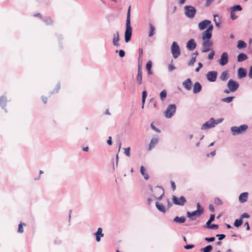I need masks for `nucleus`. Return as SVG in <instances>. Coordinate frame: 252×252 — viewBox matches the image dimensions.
<instances>
[{"label": "nucleus", "instance_id": "4c0bfd02", "mask_svg": "<svg viewBox=\"0 0 252 252\" xmlns=\"http://www.w3.org/2000/svg\"><path fill=\"white\" fill-rule=\"evenodd\" d=\"M43 20L47 25H50L53 23V21L50 17H46Z\"/></svg>", "mask_w": 252, "mask_h": 252}, {"label": "nucleus", "instance_id": "f03ea898", "mask_svg": "<svg viewBox=\"0 0 252 252\" xmlns=\"http://www.w3.org/2000/svg\"><path fill=\"white\" fill-rule=\"evenodd\" d=\"M248 128L247 125H242L239 126H233L230 128L232 134L233 136L239 135L244 132Z\"/></svg>", "mask_w": 252, "mask_h": 252}, {"label": "nucleus", "instance_id": "72a5a7b5", "mask_svg": "<svg viewBox=\"0 0 252 252\" xmlns=\"http://www.w3.org/2000/svg\"><path fill=\"white\" fill-rule=\"evenodd\" d=\"M212 249V246L209 245L203 248H202L201 250L203 252H211Z\"/></svg>", "mask_w": 252, "mask_h": 252}, {"label": "nucleus", "instance_id": "ea45409f", "mask_svg": "<svg viewBox=\"0 0 252 252\" xmlns=\"http://www.w3.org/2000/svg\"><path fill=\"white\" fill-rule=\"evenodd\" d=\"M214 202L217 205H221L223 203L222 201H221V200L219 197H217V198H215Z\"/></svg>", "mask_w": 252, "mask_h": 252}, {"label": "nucleus", "instance_id": "4be33fe9", "mask_svg": "<svg viewBox=\"0 0 252 252\" xmlns=\"http://www.w3.org/2000/svg\"><path fill=\"white\" fill-rule=\"evenodd\" d=\"M212 36V33L206 30L202 33V39L204 40H210V39L211 38Z\"/></svg>", "mask_w": 252, "mask_h": 252}, {"label": "nucleus", "instance_id": "cd10ccee", "mask_svg": "<svg viewBox=\"0 0 252 252\" xmlns=\"http://www.w3.org/2000/svg\"><path fill=\"white\" fill-rule=\"evenodd\" d=\"M140 172L141 174L144 176L145 180L149 179V176L148 173L146 172V168L143 166H141L140 167Z\"/></svg>", "mask_w": 252, "mask_h": 252}, {"label": "nucleus", "instance_id": "c756f323", "mask_svg": "<svg viewBox=\"0 0 252 252\" xmlns=\"http://www.w3.org/2000/svg\"><path fill=\"white\" fill-rule=\"evenodd\" d=\"M149 36L151 37L153 36L155 33V27L151 24L149 23Z\"/></svg>", "mask_w": 252, "mask_h": 252}, {"label": "nucleus", "instance_id": "2f4dec72", "mask_svg": "<svg viewBox=\"0 0 252 252\" xmlns=\"http://www.w3.org/2000/svg\"><path fill=\"white\" fill-rule=\"evenodd\" d=\"M242 7L240 5H236L231 8V11L234 12L236 11H241Z\"/></svg>", "mask_w": 252, "mask_h": 252}, {"label": "nucleus", "instance_id": "0eeeda50", "mask_svg": "<svg viewBox=\"0 0 252 252\" xmlns=\"http://www.w3.org/2000/svg\"><path fill=\"white\" fill-rule=\"evenodd\" d=\"M172 201L174 204L180 206H184L187 202L186 199L183 196L178 198L176 196L173 195Z\"/></svg>", "mask_w": 252, "mask_h": 252}, {"label": "nucleus", "instance_id": "f257e3e1", "mask_svg": "<svg viewBox=\"0 0 252 252\" xmlns=\"http://www.w3.org/2000/svg\"><path fill=\"white\" fill-rule=\"evenodd\" d=\"M132 29L130 25V6H129L127 14L126 20V28L125 32V42H128L132 35Z\"/></svg>", "mask_w": 252, "mask_h": 252}, {"label": "nucleus", "instance_id": "f3484780", "mask_svg": "<svg viewBox=\"0 0 252 252\" xmlns=\"http://www.w3.org/2000/svg\"><path fill=\"white\" fill-rule=\"evenodd\" d=\"M249 193L247 192H243L239 196V201L241 203H244L248 200Z\"/></svg>", "mask_w": 252, "mask_h": 252}, {"label": "nucleus", "instance_id": "bb28decb", "mask_svg": "<svg viewBox=\"0 0 252 252\" xmlns=\"http://www.w3.org/2000/svg\"><path fill=\"white\" fill-rule=\"evenodd\" d=\"M247 44L245 41L240 40L238 41L237 47L239 49H242L246 48L247 47Z\"/></svg>", "mask_w": 252, "mask_h": 252}, {"label": "nucleus", "instance_id": "473e14b6", "mask_svg": "<svg viewBox=\"0 0 252 252\" xmlns=\"http://www.w3.org/2000/svg\"><path fill=\"white\" fill-rule=\"evenodd\" d=\"M243 223V220H242L241 218L239 219H236L234 223V226L236 227H239Z\"/></svg>", "mask_w": 252, "mask_h": 252}, {"label": "nucleus", "instance_id": "39448f33", "mask_svg": "<svg viewBox=\"0 0 252 252\" xmlns=\"http://www.w3.org/2000/svg\"><path fill=\"white\" fill-rule=\"evenodd\" d=\"M176 106L175 104H170L167 106L166 111L164 112L165 116L166 118H171L175 113Z\"/></svg>", "mask_w": 252, "mask_h": 252}, {"label": "nucleus", "instance_id": "dca6fc26", "mask_svg": "<svg viewBox=\"0 0 252 252\" xmlns=\"http://www.w3.org/2000/svg\"><path fill=\"white\" fill-rule=\"evenodd\" d=\"M183 85L186 90L188 91L190 90L192 87V82L191 79L190 78L187 79L185 81L183 82Z\"/></svg>", "mask_w": 252, "mask_h": 252}, {"label": "nucleus", "instance_id": "c9c22d12", "mask_svg": "<svg viewBox=\"0 0 252 252\" xmlns=\"http://www.w3.org/2000/svg\"><path fill=\"white\" fill-rule=\"evenodd\" d=\"M234 96H228L227 97L223 98L221 99V101L226 103H230L234 99Z\"/></svg>", "mask_w": 252, "mask_h": 252}, {"label": "nucleus", "instance_id": "412c9836", "mask_svg": "<svg viewBox=\"0 0 252 252\" xmlns=\"http://www.w3.org/2000/svg\"><path fill=\"white\" fill-rule=\"evenodd\" d=\"M7 102L6 97L4 96H1L0 97V105L2 107V109H4V111L6 113L7 110L5 108Z\"/></svg>", "mask_w": 252, "mask_h": 252}, {"label": "nucleus", "instance_id": "7ed1b4c3", "mask_svg": "<svg viewBox=\"0 0 252 252\" xmlns=\"http://www.w3.org/2000/svg\"><path fill=\"white\" fill-rule=\"evenodd\" d=\"M184 9L187 17L190 19L194 18L196 12L195 7L191 5H186L184 7Z\"/></svg>", "mask_w": 252, "mask_h": 252}, {"label": "nucleus", "instance_id": "13d9d810", "mask_svg": "<svg viewBox=\"0 0 252 252\" xmlns=\"http://www.w3.org/2000/svg\"><path fill=\"white\" fill-rule=\"evenodd\" d=\"M230 17L232 20H235L237 18V16L232 11H230Z\"/></svg>", "mask_w": 252, "mask_h": 252}, {"label": "nucleus", "instance_id": "1a4fd4ad", "mask_svg": "<svg viewBox=\"0 0 252 252\" xmlns=\"http://www.w3.org/2000/svg\"><path fill=\"white\" fill-rule=\"evenodd\" d=\"M218 75V72L216 71H210L207 72L206 74L207 79L211 82L216 81Z\"/></svg>", "mask_w": 252, "mask_h": 252}, {"label": "nucleus", "instance_id": "c85d7f7f", "mask_svg": "<svg viewBox=\"0 0 252 252\" xmlns=\"http://www.w3.org/2000/svg\"><path fill=\"white\" fill-rule=\"evenodd\" d=\"M173 221L176 222L182 223L185 222L186 218L184 216L181 217L177 216L174 219Z\"/></svg>", "mask_w": 252, "mask_h": 252}, {"label": "nucleus", "instance_id": "bf43d9fd", "mask_svg": "<svg viewBox=\"0 0 252 252\" xmlns=\"http://www.w3.org/2000/svg\"><path fill=\"white\" fill-rule=\"evenodd\" d=\"M196 207H197V210H202V213H203L204 209H203V208L201 207V206H200V204L199 203H197Z\"/></svg>", "mask_w": 252, "mask_h": 252}, {"label": "nucleus", "instance_id": "5701e85b", "mask_svg": "<svg viewBox=\"0 0 252 252\" xmlns=\"http://www.w3.org/2000/svg\"><path fill=\"white\" fill-rule=\"evenodd\" d=\"M158 138H153L152 139L150 143L149 144V147L148 150H151L152 149L154 148L155 146L158 144Z\"/></svg>", "mask_w": 252, "mask_h": 252}, {"label": "nucleus", "instance_id": "4468645a", "mask_svg": "<svg viewBox=\"0 0 252 252\" xmlns=\"http://www.w3.org/2000/svg\"><path fill=\"white\" fill-rule=\"evenodd\" d=\"M211 23V21L209 20H204L198 24V28L200 31L205 30L208 26Z\"/></svg>", "mask_w": 252, "mask_h": 252}, {"label": "nucleus", "instance_id": "e433bc0d", "mask_svg": "<svg viewBox=\"0 0 252 252\" xmlns=\"http://www.w3.org/2000/svg\"><path fill=\"white\" fill-rule=\"evenodd\" d=\"M156 189H158L159 190L160 192H162V194H161V195L160 196H159V197H156V196H154V197L156 198V199H157V200H160L162 199V197H163V195H164V190H163V189L162 188H161V187H156Z\"/></svg>", "mask_w": 252, "mask_h": 252}, {"label": "nucleus", "instance_id": "37998d69", "mask_svg": "<svg viewBox=\"0 0 252 252\" xmlns=\"http://www.w3.org/2000/svg\"><path fill=\"white\" fill-rule=\"evenodd\" d=\"M152 66V63L151 61H149L146 64V69L147 70L151 69Z\"/></svg>", "mask_w": 252, "mask_h": 252}, {"label": "nucleus", "instance_id": "a211bd4d", "mask_svg": "<svg viewBox=\"0 0 252 252\" xmlns=\"http://www.w3.org/2000/svg\"><path fill=\"white\" fill-rule=\"evenodd\" d=\"M202 90V86L198 82H196L193 87V92L194 94L199 93Z\"/></svg>", "mask_w": 252, "mask_h": 252}, {"label": "nucleus", "instance_id": "20e7f679", "mask_svg": "<svg viewBox=\"0 0 252 252\" xmlns=\"http://www.w3.org/2000/svg\"><path fill=\"white\" fill-rule=\"evenodd\" d=\"M171 51L174 59L177 58L181 55V50L178 43L174 41L171 47Z\"/></svg>", "mask_w": 252, "mask_h": 252}, {"label": "nucleus", "instance_id": "338daca9", "mask_svg": "<svg viewBox=\"0 0 252 252\" xmlns=\"http://www.w3.org/2000/svg\"><path fill=\"white\" fill-rule=\"evenodd\" d=\"M147 96V93L146 91H144L142 94V98H146Z\"/></svg>", "mask_w": 252, "mask_h": 252}, {"label": "nucleus", "instance_id": "0e129e2a", "mask_svg": "<svg viewBox=\"0 0 252 252\" xmlns=\"http://www.w3.org/2000/svg\"><path fill=\"white\" fill-rule=\"evenodd\" d=\"M215 218V214H211V215H210V218H209V220H210V221H212V222L213 221H214V220Z\"/></svg>", "mask_w": 252, "mask_h": 252}, {"label": "nucleus", "instance_id": "49530a36", "mask_svg": "<svg viewBox=\"0 0 252 252\" xmlns=\"http://www.w3.org/2000/svg\"><path fill=\"white\" fill-rule=\"evenodd\" d=\"M216 237H218V239L220 241L222 240L225 237V235L221 234H217Z\"/></svg>", "mask_w": 252, "mask_h": 252}, {"label": "nucleus", "instance_id": "a18cd8bd", "mask_svg": "<svg viewBox=\"0 0 252 252\" xmlns=\"http://www.w3.org/2000/svg\"><path fill=\"white\" fill-rule=\"evenodd\" d=\"M215 240V238L214 237H212L210 238L206 237L205 238V240L207 241L208 242H214Z\"/></svg>", "mask_w": 252, "mask_h": 252}, {"label": "nucleus", "instance_id": "3c124183", "mask_svg": "<svg viewBox=\"0 0 252 252\" xmlns=\"http://www.w3.org/2000/svg\"><path fill=\"white\" fill-rule=\"evenodd\" d=\"M207 27L208 28L206 30L212 33V31L213 30V25H212L211 23Z\"/></svg>", "mask_w": 252, "mask_h": 252}, {"label": "nucleus", "instance_id": "4d7b16f0", "mask_svg": "<svg viewBox=\"0 0 252 252\" xmlns=\"http://www.w3.org/2000/svg\"><path fill=\"white\" fill-rule=\"evenodd\" d=\"M175 69V67L173 64H169L168 65V70L171 71Z\"/></svg>", "mask_w": 252, "mask_h": 252}, {"label": "nucleus", "instance_id": "f704fd0d", "mask_svg": "<svg viewBox=\"0 0 252 252\" xmlns=\"http://www.w3.org/2000/svg\"><path fill=\"white\" fill-rule=\"evenodd\" d=\"M160 97L161 100H164L167 96V92L165 90H162L160 93Z\"/></svg>", "mask_w": 252, "mask_h": 252}, {"label": "nucleus", "instance_id": "864d4df0", "mask_svg": "<svg viewBox=\"0 0 252 252\" xmlns=\"http://www.w3.org/2000/svg\"><path fill=\"white\" fill-rule=\"evenodd\" d=\"M223 120V118H220L217 119V120H215V126L221 123Z\"/></svg>", "mask_w": 252, "mask_h": 252}, {"label": "nucleus", "instance_id": "6e6d98bb", "mask_svg": "<svg viewBox=\"0 0 252 252\" xmlns=\"http://www.w3.org/2000/svg\"><path fill=\"white\" fill-rule=\"evenodd\" d=\"M219 228V225L215 224H212L209 229H217Z\"/></svg>", "mask_w": 252, "mask_h": 252}, {"label": "nucleus", "instance_id": "774afa93", "mask_svg": "<svg viewBox=\"0 0 252 252\" xmlns=\"http://www.w3.org/2000/svg\"><path fill=\"white\" fill-rule=\"evenodd\" d=\"M107 143L109 145H111L112 144V138L111 136L108 137V139L107 141Z\"/></svg>", "mask_w": 252, "mask_h": 252}, {"label": "nucleus", "instance_id": "58836bf2", "mask_svg": "<svg viewBox=\"0 0 252 252\" xmlns=\"http://www.w3.org/2000/svg\"><path fill=\"white\" fill-rule=\"evenodd\" d=\"M23 225L25 226L26 225L25 223H20L19 224V225H18V232L19 233H22L23 232L24 230H23Z\"/></svg>", "mask_w": 252, "mask_h": 252}, {"label": "nucleus", "instance_id": "393cba45", "mask_svg": "<svg viewBox=\"0 0 252 252\" xmlns=\"http://www.w3.org/2000/svg\"><path fill=\"white\" fill-rule=\"evenodd\" d=\"M247 59V55L243 53H240L237 56V61L238 62H242Z\"/></svg>", "mask_w": 252, "mask_h": 252}, {"label": "nucleus", "instance_id": "e2e57ef3", "mask_svg": "<svg viewBox=\"0 0 252 252\" xmlns=\"http://www.w3.org/2000/svg\"><path fill=\"white\" fill-rule=\"evenodd\" d=\"M213 1H214V0H206V4H205L206 6H207V7L209 6Z\"/></svg>", "mask_w": 252, "mask_h": 252}, {"label": "nucleus", "instance_id": "680f3d73", "mask_svg": "<svg viewBox=\"0 0 252 252\" xmlns=\"http://www.w3.org/2000/svg\"><path fill=\"white\" fill-rule=\"evenodd\" d=\"M211 222H212V221H210V220H208L207 221L206 223V225H205V228H209H209H210V226H211V225L212 224H211Z\"/></svg>", "mask_w": 252, "mask_h": 252}, {"label": "nucleus", "instance_id": "2eb2a0df", "mask_svg": "<svg viewBox=\"0 0 252 252\" xmlns=\"http://www.w3.org/2000/svg\"><path fill=\"white\" fill-rule=\"evenodd\" d=\"M94 235L96 237V241L97 242L100 241L101 238L104 236V234L102 233V229L101 227H99L97 229V231L94 233Z\"/></svg>", "mask_w": 252, "mask_h": 252}, {"label": "nucleus", "instance_id": "423d86ee", "mask_svg": "<svg viewBox=\"0 0 252 252\" xmlns=\"http://www.w3.org/2000/svg\"><path fill=\"white\" fill-rule=\"evenodd\" d=\"M239 87V83L232 79L229 80L227 83V87L230 92H234L238 89Z\"/></svg>", "mask_w": 252, "mask_h": 252}, {"label": "nucleus", "instance_id": "aec40b11", "mask_svg": "<svg viewBox=\"0 0 252 252\" xmlns=\"http://www.w3.org/2000/svg\"><path fill=\"white\" fill-rule=\"evenodd\" d=\"M119 32H116L113 35V44L115 46L118 47L119 46Z\"/></svg>", "mask_w": 252, "mask_h": 252}, {"label": "nucleus", "instance_id": "69168bd1", "mask_svg": "<svg viewBox=\"0 0 252 252\" xmlns=\"http://www.w3.org/2000/svg\"><path fill=\"white\" fill-rule=\"evenodd\" d=\"M209 209L212 212H214L215 211L214 207V206H213V205L212 204H210L209 205Z\"/></svg>", "mask_w": 252, "mask_h": 252}, {"label": "nucleus", "instance_id": "8fccbe9b", "mask_svg": "<svg viewBox=\"0 0 252 252\" xmlns=\"http://www.w3.org/2000/svg\"><path fill=\"white\" fill-rule=\"evenodd\" d=\"M119 55L120 57L123 58L125 56V52L123 50H120L119 51Z\"/></svg>", "mask_w": 252, "mask_h": 252}, {"label": "nucleus", "instance_id": "603ef678", "mask_svg": "<svg viewBox=\"0 0 252 252\" xmlns=\"http://www.w3.org/2000/svg\"><path fill=\"white\" fill-rule=\"evenodd\" d=\"M194 247V245L190 244V245H187L184 246V248L187 250L190 249L192 248H193Z\"/></svg>", "mask_w": 252, "mask_h": 252}, {"label": "nucleus", "instance_id": "5fc2aeb1", "mask_svg": "<svg viewBox=\"0 0 252 252\" xmlns=\"http://www.w3.org/2000/svg\"><path fill=\"white\" fill-rule=\"evenodd\" d=\"M214 56V52L212 51L210 54L208 55V58L209 60H212Z\"/></svg>", "mask_w": 252, "mask_h": 252}, {"label": "nucleus", "instance_id": "052dcab7", "mask_svg": "<svg viewBox=\"0 0 252 252\" xmlns=\"http://www.w3.org/2000/svg\"><path fill=\"white\" fill-rule=\"evenodd\" d=\"M248 76L250 78L252 79V65L250 67Z\"/></svg>", "mask_w": 252, "mask_h": 252}, {"label": "nucleus", "instance_id": "c03bdc74", "mask_svg": "<svg viewBox=\"0 0 252 252\" xmlns=\"http://www.w3.org/2000/svg\"><path fill=\"white\" fill-rule=\"evenodd\" d=\"M250 216L247 213H244L241 215L240 218L243 220V218H249Z\"/></svg>", "mask_w": 252, "mask_h": 252}, {"label": "nucleus", "instance_id": "a878e982", "mask_svg": "<svg viewBox=\"0 0 252 252\" xmlns=\"http://www.w3.org/2000/svg\"><path fill=\"white\" fill-rule=\"evenodd\" d=\"M156 206L157 208L159 211H160L162 213H165L166 210H165L164 206L162 204L159 203L158 202H156Z\"/></svg>", "mask_w": 252, "mask_h": 252}, {"label": "nucleus", "instance_id": "9b49d317", "mask_svg": "<svg viewBox=\"0 0 252 252\" xmlns=\"http://www.w3.org/2000/svg\"><path fill=\"white\" fill-rule=\"evenodd\" d=\"M212 41L208 40H204L202 43L203 49L202 50V52L205 53L210 51V47L212 45Z\"/></svg>", "mask_w": 252, "mask_h": 252}, {"label": "nucleus", "instance_id": "9d476101", "mask_svg": "<svg viewBox=\"0 0 252 252\" xmlns=\"http://www.w3.org/2000/svg\"><path fill=\"white\" fill-rule=\"evenodd\" d=\"M228 55L227 52H223L222 53L220 56V58L219 60L220 64L222 65H225L228 63Z\"/></svg>", "mask_w": 252, "mask_h": 252}, {"label": "nucleus", "instance_id": "6ab92c4d", "mask_svg": "<svg viewBox=\"0 0 252 252\" xmlns=\"http://www.w3.org/2000/svg\"><path fill=\"white\" fill-rule=\"evenodd\" d=\"M247 70L243 67H240L238 69V75L239 78L245 77L247 75Z\"/></svg>", "mask_w": 252, "mask_h": 252}, {"label": "nucleus", "instance_id": "7c9ffc66", "mask_svg": "<svg viewBox=\"0 0 252 252\" xmlns=\"http://www.w3.org/2000/svg\"><path fill=\"white\" fill-rule=\"evenodd\" d=\"M136 80L138 85H141L142 84V73H137L136 77Z\"/></svg>", "mask_w": 252, "mask_h": 252}, {"label": "nucleus", "instance_id": "a19ab883", "mask_svg": "<svg viewBox=\"0 0 252 252\" xmlns=\"http://www.w3.org/2000/svg\"><path fill=\"white\" fill-rule=\"evenodd\" d=\"M195 62H196V57L195 56L191 58V60L189 62L188 65L189 66L192 65Z\"/></svg>", "mask_w": 252, "mask_h": 252}, {"label": "nucleus", "instance_id": "f8f14e48", "mask_svg": "<svg viewBox=\"0 0 252 252\" xmlns=\"http://www.w3.org/2000/svg\"><path fill=\"white\" fill-rule=\"evenodd\" d=\"M202 214V210H195L192 212H187V217L190 218L192 220H194L195 218H193V217L197 216L199 217Z\"/></svg>", "mask_w": 252, "mask_h": 252}, {"label": "nucleus", "instance_id": "de8ad7c7", "mask_svg": "<svg viewBox=\"0 0 252 252\" xmlns=\"http://www.w3.org/2000/svg\"><path fill=\"white\" fill-rule=\"evenodd\" d=\"M60 83H58L56 85V87L54 91V92L52 93V94H53L54 93H57L58 92L59 90H60Z\"/></svg>", "mask_w": 252, "mask_h": 252}, {"label": "nucleus", "instance_id": "ddd939ff", "mask_svg": "<svg viewBox=\"0 0 252 252\" xmlns=\"http://www.w3.org/2000/svg\"><path fill=\"white\" fill-rule=\"evenodd\" d=\"M187 48L189 51L193 50L196 47V43L194 39H189L187 43Z\"/></svg>", "mask_w": 252, "mask_h": 252}, {"label": "nucleus", "instance_id": "6e6552de", "mask_svg": "<svg viewBox=\"0 0 252 252\" xmlns=\"http://www.w3.org/2000/svg\"><path fill=\"white\" fill-rule=\"evenodd\" d=\"M215 126V119L213 118H211L209 121L203 124L201 129L206 130Z\"/></svg>", "mask_w": 252, "mask_h": 252}, {"label": "nucleus", "instance_id": "09e8293b", "mask_svg": "<svg viewBox=\"0 0 252 252\" xmlns=\"http://www.w3.org/2000/svg\"><path fill=\"white\" fill-rule=\"evenodd\" d=\"M151 127L153 130H154L156 132L158 133L160 132V130L158 128H157L153 124H151Z\"/></svg>", "mask_w": 252, "mask_h": 252}, {"label": "nucleus", "instance_id": "b1692460", "mask_svg": "<svg viewBox=\"0 0 252 252\" xmlns=\"http://www.w3.org/2000/svg\"><path fill=\"white\" fill-rule=\"evenodd\" d=\"M229 77V75L227 70H225L222 72L220 78L221 81H226L228 78Z\"/></svg>", "mask_w": 252, "mask_h": 252}, {"label": "nucleus", "instance_id": "79ce46f5", "mask_svg": "<svg viewBox=\"0 0 252 252\" xmlns=\"http://www.w3.org/2000/svg\"><path fill=\"white\" fill-rule=\"evenodd\" d=\"M124 149H125L124 153L126 155V156L130 157V148L128 147L126 148H125Z\"/></svg>", "mask_w": 252, "mask_h": 252}]
</instances>
